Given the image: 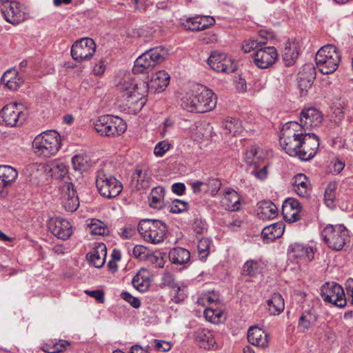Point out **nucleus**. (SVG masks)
Instances as JSON below:
<instances>
[{"instance_id":"obj_1","label":"nucleus","mask_w":353,"mask_h":353,"mask_svg":"<svg viewBox=\"0 0 353 353\" xmlns=\"http://www.w3.org/2000/svg\"><path fill=\"white\" fill-rule=\"evenodd\" d=\"M216 97L212 90L203 85L188 92L181 99V107L188 112L204 113L213 110Z\"/></svg>"},{"instance_id":"obj_2","label":"nucleus","mask_w":353,"mask_h":353,"mask_svg":"<svg viewBox=\"0 0 353 353\" xmlns=\"http://www.w3.org/2000/svg\"><path fill=\"white\" fill-rule=\"evenodd\" d=\"M34 152L38 156L50 157L61 148V136L55 130H48L37 135L32 142Z\"/></svg>"},{"instance_id":"obj_3","label":"nucleus","mask_w":353,"mask_h":353,"mask_svg":"<svg viewBox=\"0 0 353 353\" xmlns=\"http://www.w3.org/2000/svg\"><path fill=\"white\" fill-rule=\"evenodd\" d=\"M168 54V50L163 46L151 48L136 59L132 70L137 74L147 73L162 63Z\"/></svg>"},{"instance_id":"obj_4","label":"nucleus","mask_w":353,"mask_h":353,"mask_svg":"<svg viewBox=\"0 0 353 353\" xmlns=\"http://www.w3.org/2000/svg\"><path fill=\"white\" fill-rule=\"evenodd\" d=\"M315 61L319 71L323 74L336 70L341 61V53L333 45L321 47L316 54Z\"/></svg>"},{"instance_id":"obj_5","label":"nucleus","mask_w":353,"mask_h":353,"mask_svg":"<svg viewBox=\"0 0 353 353\" xmlns=\"http://www.w3.org/2000/svg\"><path fill=\"white\" fill-rule=\"evenodd\" d=\"M138 231L145 241L159 244L164 241L168 228L161 220L145 219L140 221Z\"/></svg>"},{"instance_id":"obj_6","label":"nucleus","mask_w":353,"mask_h":353,"mask_svg":"<svg viewBox=\"0 0 353 353\" xmlns=\"http://www.w3.org/2000/svg\"><path fill=\"white\" fill-rule=\"evenodd\" d=\"M299 123L296 121L286 123L281 130L280 145L291 157L297 156L300 149L303 132L298 133Z\"/></svg>"},{"instance_id":"obj_7","label":"nucleus","mask_w":353,"mask_h":353,"mask_svg":"<svg viewBox=\"0 0 353 353\" xmlns=\"http://www.w3.org/2000/svg\"><path fill=\"white\" fill-rule=\"evenodd\" d=\"M95 130L103 137H117L125 132V122L119 117L104 114L98 117L93 123Z\"/></svg>"},{"instance_id":"obj_8","label":"nucleus","mask_w":353,"mask_h":353,"mask_svg":"<svg viewBox=\"0 0 353 353\" xmlns=\"http://www.w3.org/2000/svg\"><path fill=\"white\" fill-rule=\"evenodd\" d=\"M325 243L330 248L341 250L348 238V232L343 225H327L321 232Z\"/></svg>"},{"instance_id":"obj_9","label":"nucleus","mask_w":353,"mask_h":353,"mask_svg":"<svg viewBox=\"0 0 353 353\" xmlns=\"http://www.w3.org/2000/svg\"><path fill=\"white\" fill-rule=\"evenodd\" d=\"M96 185L99 194L105 198H114L123 190L122 183L114 176L107 174L103 170L97 172Z\"/></svg>"},{"instance_id":"obj_10","label":"nucleus","mask_w":353,"mask_h":353,"mask_svg":"<svg viewBox=\"0 0 353 353\" xmlns=\"http://www.w3.org/2000/svg\"><path fill=\"white\" fill-rule=\"evenodd\" d=\"M114 82L117 89L127 99L134 98L138 100L148 88V84L145 82H140L139 84L135 83L130 74H124L122 78L117 77Z\"/></svg>"},{"instance_id":"obj_11","label":"nucleus","mask_w":353,"mask_h":353,"mask_svg":"<svg viewBox=\"0 0 353 353\" xmlns=\"http://www.w3.org/2000/svg\"><path fill=\"white\" fill-rule=\"evenodd\" d=\"M0 117L6 125H20L26 119V112L21 103H10L6 105L0 112Z\"/></svg>"},{"instance_id":"obj_12","label":"nucleus","mask_w":353,"mask_h":353,"mask_svg":"<svg viewBox=\"0 0 353 353\" xmlns=\"http://www.w3.org/2000/svg\"><path fill=\"white\" fill-rule=\"evenodd\" d=\"M321 296L325 302L341 308L344 307L347 303L343 288L334 282L326 283L322 286Z\"/></svg>"},{"instance_id":"obj_13","label":"nucleus","mask_w":353,"mask_h":353,"mask_svg":"<svg viewBox=\"0 0 353 353\" xmlns=\"http://www.w3.org/2000/svg\"><path fill=\"white\" fill-rule=\"evenodd\" d=\"M96 51V44L90 38H83L76 41L71 48L72 59L81 62L90 60Z\"/></svg>"},{"instance_id":"obj_14","label":"nucleus","mask_w":353,"mask_h":353,"mask_svg":"<svg viewBox=\"0 0 353 353\" xmlns=\"http://www.w3.org/2000/svg\"><path fill=\"white\" fill-rule=\"evenodd\" d=\"M319 139L314 133H303L300 145V149L296 157L301 161H308L312 159L318 152Z\"/></svg>"},{"instance_id":"obj_15","label":"nucleus","mask_w":353,"mask_h":353,"mask_svg":"<svg viewBox=\"0 0 353 353\" xmlns=\"http://www.w3.org/2000/svg\"><path fill=\"white\" fill-rule=\"evenodd\" d=\"M210 68L219 72L232 73L236 70V64L223 53L214 52L208 59Z\"/></svg>"},{"instance_id":"obj_16","label":"nucleus","mask_w":353,"mask_h":353,"mask_svg":"<svg viewBox=\"0 0 353 353\" xmlns=\"http://www.w3.org/2000/svg\"><path fill=\"white\" fill-rule=\"evenodd\" d=\"M61 200L64 208L69 212L75 211L79 201L73 184L70 181H65L60 186Z\"/></svg>"},{"instance_id":"obj_17","label":"nucleus","mask_w":353,"mask_h":353,"mask_svg":"<svg viewBox=\"0 0 353 353\" xmlns=\"http://www.w3.org/2000/svg\"><path fill=\"white\" fill-rule=\"evenodd\" d=\"M1 10L5 19L14 25L19 24L26 19L25 12L21 10L19 3L14 1L3 3Z\"/></svg>"},{"instance_id":"obj_18","label":"nucleus","mask_w":353,"mask_h":353,"mask_svg":"<svg viewBox=\"0 0 353 353\" xmlns=\"http://www.w3.org/2000/svg\"><path fill=\"white\" fill-rule=\"evenodd\" d=\"M278 53L274 47L268 46L257 49L254 54L253 61L259 68L265 69L272 66L277 60Z\"/></svg>"},{"instance_id":"obj_19","label":"nucleus","mask_w":353,"mask_h":353,"mask_svg":"<svg viewBox=\"0 0 353 353\" xmlns=\"http://www.w3.org/2000/svg\"><path fill=\"white\" fill-rule=\"evenodd\" d=\"M48 228L55 236L61 240L68 239L72 234L70 223L63 219H50L48 222Z\"/></svg>"},{"instance_id":"obj_20","label":"nucleus","mask_w":353,"mask_h":353,"mask_svg":"<svg viewBox=\"0 0 353 353\" xmlns=\"http://www.w3.org/2000/svg\"><path fill=\"white\" fill-rule=\"evenodd\" d=\"M323 121V116L319 110L314 108L304 109L300 114V124L299 128L301 127L305 130L310 127L317 126Z\"/></svg>"},{"instance_id":"obj_21","label":"nucleus","mask_w":353,"mask_h":353,"mask_svg":"<svg viewBox=\"0 0 353 353\" xmlns=\"http://www.w3.org/2000/svg\"><path fill=\"white\" fill-rule=\"evenodd\" d=\"M290 257L298 261H312L314 259V252L312 247L299 243L291 244L288 250Z\"/></svg>"},{"instance_id":"obj_22","label":"nucleus","mask_w":353,"mask_h":353,"mask_svg":"<svg viewBox=\"0 0 353 353\" xmlns=\"http://www.w3.org/2000/svg\"><path fill=\"white\" fill-rule=\"evenodd\" d=\"M18 172L9 165H0V197L7 194V187L15 181Z\"/></svg>"},{"instance_id":"obj_23","label":"nucleus","mask_w":353,"mask_h":353,"mask_svg":"<svg viewBox=\"0 0 353 353\" xmlns=\"http://www.w3.org/2000/svg\"><path fill=\"white\" fill-rule=\"evenodd\" d=\"M248 340L253 345L265 349L269 345V336L262 329L252 326L248 331Z\"/></svg>"},{"instance_id":"obj_24","label":"nucleus","mask_w":353,"mask_h":353,"mask_svg":"<svg viewBox=\"0 0 353 353\" xmlns=\"http://www.w3.org/2000/svg\"><path fill=\"white\" fill-rule=\"evenodd\" d=\"M214 17L210 16L195 17L186 20L185 27L192 31H201L213 26Z\"/></svg>"},{"instance_id":"obj_25","label":"nucleus","mask_w":353,"mask_h":353,"mask_svg":"<svg viewBox=\"0 0 353 353\" xmlns=\"http://www.w3.org/2000/svg\"><path fill=\"white\" fill-rule=\"evenodd\" d=\"M283 213L284 216L290 221L296 222L301 219L299 202L293 198L288 199L283 205Z\"/></svg>"},{"instance_id":"obj_26","label":"nucleus","mask_w":353,"mask_h":353,"mask_svg":"<svg viewBox=\"0 0 353 353\" xmlns=\"http://www.w3.org/2000/svg\"><path fill=\"white\" fill-rule=\"evenodd\" d=\"M194 336L201 347L213 350L216 347L214 334L208 329L197 330L194 332Z\"/></svg>"},{"instance_id":"obj_27","label":"nucleus","mask_w":353,"mask_h":353,"mask_svg":"<svg viewBox=\"0 0 353 353\" xmlns=\"http://www.w3.org/2000/svg\"><path fill=\"white\" fill-rule=\"evenodd\" d=\"M132 181H137L138 190L148 188L152 181L151 170L146 168H137L132 175Z\"/></svg>"},{"instance_id":"obj_28","label":"nucleus","mask_w":353,"mask_h":353,"mask_svg":"<svg viewBox=\"0 0 353 353\" xmlns=\"http://www.w3.org/2000/svg\"><path fill=\"white\" fill-rule=\"evenodd\" d=\"M293 190L296 194L303 198L308 197L310 194V182L307 176L300 173L293 179Z\"/></svg>"},{"instance_id":"obj_29","label":"nucleus","mask_w":353,"mask_h":353,"mask_svg":"<svg viewBox=\"0 0 353 353\" xmlns=\"http://www.w3.org/2000/svg\"><path fill=\"white\" fill-rule=\"evenodd\" d=\"M87 259L95 268L103 266L106 256V246L103 243L99 244L90 252L87 254Z\"/></svg>"},{"instance_id":"obj_30","label":"nucleus","mask_w":353,"mask_h":353,"mask_svg":"<svg viewBox=\"0 0 353 353\" xmlns=\"http://www.w3.org/2000/svg\"><path fill=\"white\" fill-rule=\"evenodd\" d=\"M299 56L298 43L294 41H288L285 45L283 53V60L287 66L293 65Z\"/></svg>"},{"instance_id":"obj_31","label":"nucleus","mask_w":353,"mask_h":353,"mask_svg":"<svg viewBox=\"0 0 353 353\" xmlns=\"http://www.w3.org/2000/svg\"><path fill=\"white\" fill-rule=\"evenodd\" d=\"M318 319L316 311L312 308L303 312L299 317L298 327L303 332H305L312 327Z\"/></svg>"},{"instance_id":"obj_32","label":"nucleus","mask_w":353,"mask_h":353,"mask_svg":"<svg viewBox=\"0 0 353 353\" xmlns=\"http://www.w3.org/2000/svg\"><path fill=\"white\" fill-rule=\"evenodd\" d=\"M1 81L9 90H17L23 83V80L19 77L16 70H7L2 76Z\"/></svg>"},{"instance_id":"obj_33","label":"nucleus","mask_w":353,"mask_h":353,"mask_svg":"<svg viewBox=\"0 0 353 353\" xmlns=\"http://www.w3.org/2000/svg\"><path fill=\"white\" fill-rule=\"evenodd\" d=\"M284 230L285 223L279 221L265 227L262 230L261 235L263 239L273 241L274 239L282 236Z\"/></svg>"},{"instance_id":"obj_34","label":"nucleus","mask_w":353,"mask_h":353,"mask_svg":"<svg viewBox=\"0 0 353 353\" xmlns=\"http://www.w3.org/2000/svg\"><path fill=\"white\" fill-rule=\"evenodd\" d=\"M170 77L168 72L164 70H160L151 78L150 85L154 88L156 92H161L168 85Z\"/></svg>"},{"instance_id":"obj_35","label":"nucleus","mask_w":353,"mask_h":353,"mask_svg":"<svg viewBox=\"0 0 353 353\" xmlns=\"http://www.w3.org/2000/svg\"><path fill=\"white\" fill-rule=\"evenodd\" d=\"M240 196L235 190H228L225 191L222 203L225 206L226 210L230 211H236L240 208Z\"/></svg>"},{"instance_id":"obj_36","label":"nucleus","mask_w":353,"mask_h":353,"mask_svg":"<svg viewBox=\"0 0 353 353\" xmlns=\"http://www.w3.org/2000/svg\"><path fill=\"white\" fill-rule=\"evenodd\" d=\"M278 208L270 201H263L259 203L258 215L261 219H274L277 216Z\"/></svg>"},{"instance_id":"obj_37","label":"nucleus","mask_w":353,"mask_h":353,"mask_svg":"<svg viewBox=\"0 0 353 353\" xmlns=\"http://www.w3.org/2000/svg\"><path fill=\"white\" fill-rule=\"evenodd\" d=\"M169 259L174 264L183 265L190 261V253L183 248H174L170 251Z\"/></svg>"},{"instance_id":"obj_38","label":"nucleus","mask_w":353,"mask_h":353,"mask_svg":"<svg viewBox=\"0 0 353 353\" xmlns=\"http://www.w3.org/2000/svg\"><path fill=\"white\" fill-rule=\"evenodd\" d=\"M267 305L270 314H279L284 310V299L279 293H274L271 298L267 300Z\"/></svg>"},{"instance_id":"obj_39","label":"nucleus","mask_w":353,"mask_h":353,"mask_svg":"<svg viewBox=\"0 0 353 353\" xmlns=\"http://www.w3.org/2000/svg\"><path fill=\"white\" fill-rule=\"evenodd\" d=\"M164 195L165 190L163 187L154 188L148 197L150 206L154 208H161L163 205Z\"/></svg>"},{"instance_id":"obj_40","label":"nucleus","mask_w":353,"mask_h":353,"mask_svg":"<svg viewBox=\"0 0 353 353\" xmlns=\"http://www.w3.org/2000/svg\"><path fill=\"white\" fill-rule=\"evenodd\" d=\"M72 164L75 170L83 172L92 165V161L85 154H78L72 159Z\"/></svg>"},{"instance_id":"obj_41","label":"nucleus","mask_w":353,"mask_h":353,"mask_svg":"<svg viewBox=\"0 0 353 353\" xmlns=\"http://www.w3.org/2000/svg\"><path fill=\"white\" fill-rule=\"evenodd\" d=\"M261 264L254 260L246 261L242 269V274L250 276H254L261 272Z\"/></svg>"},{"instance_id":"obj_42","label":"nucleus","mask_w":353,"mask_h":353,"mask_svg":"<svg viewBox=\"0 0 353 353\" xmlns=\"http://www.w3.org/2000/svg\"><path fill=\"white\" fill-rule=\"evenodd\" d=\"M49 171L52 176L57 179L64 178L68 174L66 165L60 161H54L49 165Z\"/></svg>"},{"instance_id":"obj_43","label":"nucleus","mask_w":353,"mask_h":353,"mask_svg":"<svg viewBox=\"0 0 353 353\" xmlns=\"http://www.w3.org/2000/svg\"><path fill=\"white\" fill-rule=\"evenodd\" d=\"M223 127L226 133L232 134L234 136L239 134L242 130L241 122L239 119L232 117L225 121Z\"/></svg>"},{"instance_id":"obj_44","label":"nucleus","mask_w":353,"mask_h":353,"mask_svg":"<svg viewBox=\"0 0 353 353\" xmlns=\"http://www.w3.org/2000/svg\"><path fill=\"white\" fill-rule=\"evenodd\" d=\"M89 226L90 233L93 235L107 236L109 234L107 225L98 219H92Z\"/></svg>"},{"instance_id":"obj_45","label":"nucleus","mask_w":353,"mask_h":353,"mask_svg":"<svg viewBox=\"0 0 353 353\" xmlns=\"http://www.w3.org/2000/svg\"><path fill=\"white\" fill-rule=\"evenodd\" d=\"M314 80V74L313 72H310L309 74L305 72H301L298 79V85L300 90L302 92L307 91L308 88H311Z\"/></svg>"},{"instance_id":"obj_46","label":"nucleus","mask_w":353,"mask_h":353,"mask_svg":"<svg viewBox=\"0 0 353 353\" xmlns=\"http://www.w3.org/2000/svg\"><path fill=\"white\" fill-rule=\"evenodd\" d=\"M132 283L134 288L141 292H145L150 285V282L148 278L143 276L141 272L137 273L133 277Z\"/></svg>"},{"instance_id":"obj_47","label":"nucleus","mask_w":353,"mask_h":353,"mask_svg":"<svg viewBox=\"0 0 353 353\" xmlns=\"http://www.w3.org/2000/svg\"><path fill=\"white\" fill-rule=\"evenodd\" d=\"M205 319L212 323L217 324L222 321L223 312L221 310L208 307L204 310Z\"/></svg>"},{"instance_id":"obj_48","label":"nucleus","mask_w":353,"mask_h":353,"mask_svg":"<svg viewBox=\"0 0 353 353\" xmlns=\"http://www.w3.org/2000/svg\"><path fill=\"white\" fill-rule=\"evenodd\" d=\"M259 148L251 146L245 152L244 160L247 164L256 165L261 161V156H258Z\"/></svg>"},{"instance_id":"obj_49","label":"nucleus","mask_w":353,"mask_h":353,"mask_svg":"<svg viewBox=\"0 0 353 353\" xmlns=\"http://www.w3.org/2000/svg\"><path fill=\"white\" fill-rule=\"evenodd\" d=\"M336 184L334 183H330L327 185L324 194V200L327 206L332 208L334 205V201L336 195Z\"/></svg>"},{"instance_id":"obj_50","label":"nucleus","mask_w":353,"mask_h":353,"mask_svg":"<svg viewBox=\"0 0 353 353\" xmlns=\"http://www.w3.org/2000/svg\"><path fill=\"white\" fill-rule=\"evenodd\" d=\"M210 241L207 238H203L198 242L197 248L199 258L203 260L207 258L210 252Z\"/></svg>"},{"instance_id":"obj_51","label":"nucleus","mask_w":353,"mask_h":353,"mask_svg":"<svg viewBox=\"0 0 353 353\" xmlns=\"http://www.w3.org/2000/svg\"><path fill=\"white\" fill-rule=\"evenodd\" d=\"M205 192H209L212 195H215L221 188V183L218 179H209L206 181H204Z\"/></svg>"},{"instance_id":"obj_52","label":"nucleus","mask_w":353,"mask_h":353,"mask_svg":"<svg viewBox=\"0 0 353 353\" xmlns=\"http://www.w3.org/2000/svg\"><path fill=\"white\" fill-rule=\"evenodd\" d=\"M163 284L172 289H176L177 292L181 290V287L176 283L174 275L170 272H165L162 276Z\"/></svg>"},{"instance_id":"obj_53","label":"nucleus","mask_w":353,"mask_h":353,"mask_svg":"<svg viewBox=\"0 0 353 353\" xmlns=\"http://www.w3.org/2000/svg\"><path fill=\"white\" fill-rule=\"evenodd\" d=\"M188 205L187 202L176 199L172 202L170 207V212L174 214L182 212L187 210Z\"/></svg>"},{"instance_id":"obj_54","label":"nucleus","mask_w":353,"mask_h":353,"mask_svg":"<svg viewBox=\"0 0 353 353\" xmlns=\"http://www.w3.org/2000/svg\"><path fill=\"white\" fill-rule=\"evenodd\" d=\"M261 44V42H258L256 40L254 39H248L245 40L242 49L245 53L250 52L252 50H257L259 49Z\"/></svg>"},{"instance_id":"obj_55","label":"nucleus","mask_w":353,"mask_h":353,"mask_svg":"<svg viewBox=\"0 0 353 353\" xmlns=\"http://www.w3.org/2000/svg\"><path fill=\"white\" fill-rule=\"evenodd\" d=\"M170 144L165 141L158 143L154 149V154L157 157H163L165 153L170 149Z\"/></svg>"},{"instance_id":"obj_56","label":"nucleus","mask_w":353,"mask_h":353,"mask_svg":"<svg viewBox=\"0 0 353 353\" xmlns=\"http://www.w3.org/2000/svg\"><path fill=\"white\" fill-rule=\"evenodd\" d=\"M152 345L155 350L160 352H167L172 347V345L169 342L158 339H154L152 341Z\"/></svg>"},{"instance_id":"obj_57","label":"nucleus","mask_w":353,"mask_h":353,"mask_svg":"<svg viewBox=\"0 0 353 353\" xmlns=\"http://www.w3.org/2000/svg\"><path fill=\"white\" fill-rule=\"evenodd\" d=\"M121 297L127 302H128L133 307L139 308L141 305L140 300L131 295L129 292H124L121 294Z\"/></svg>"},{"instance_id":"obj_58","label":"nucleus","mask_w":353,"mask_h":353,"mask_svg":"<svg viewBox=\"0 0 353 353\" xmlns=\"http://www.w3.org/2000/svg\"><path fill=\"white\" fill-rule=\"evenodd\" d=\"M54 345L56 353H62L70 346V343L66 340L60 339L58 341H54Z\"/></svg>"},{"instance_id":"obj_59","label":"nucleus","mask_w":353,"mask_h":353,"mask_svg":"<svg viewBox=\"0 0 353 353\" xmlns=\"http://www.w3.org/2000/svg\"><path fill=\"white\" fill-rule=\"evenodd\" d=\"M132 254L136 258L144 259L147 256V249L143 245H137L133 248Z\"/></svg>"},{"instance_id":"obj_60","label":"nucleus","mask_w":353,"mask_h":353,"mask_svg":"<svg viewBox=\"0 0 353 353\" xmlns=\"http://www.w3.org/2000/svg\"><path fill=\"white\" fill-rule=\"evenodd\" d=\"M85 292L90 295L91 297L94 298L97 301H98L99 303H103L104 300V293L102 290H85Z\"/></svg>"},{"instance_id":"obj_61","label":"nucleus","mask_w":353,"mask_h":353,"mask_svg":"<svg viewBox=\"0 0 353 353\" xmlns=\"http://www.w3.org/2000/svg\"><path fill=\"white\" fill-rule=\"evenodd\" d=\"M135 234H136V228L134 227L129 225L128 227H125L123 230L121 236L124 239H130V238L132 237L133 236H134Z\"/></svg>"},{"instance_id":"obj_62","label":"nucleus","mask_w":353,"mask_h":353,"mask_svg":"<svg viewBox=\"0 0 353 353\" xmlns=\"http://www.w3.org/2000/svg\"><path fill=\"white\" fill-rule=\"evenodd\" d=\"M252 174L258 179L263 180L265 179L267 176V166H263L259 170H258L257 169H254L252 171Z\"/></svg>"},{"instance_id":"obj_63","label":"nucleus","mask_w":353,"mask_h":353,"mask_svg":"<svg viewBox=\"0 0 353 353\" xmlns=\"http://www.w3.org/2000/svg\"><path fill=\"white\" fill-rule=\"evenodd\" d=\"M172 190L178 195H182L185 190V186L183 183H175L172 186Z\"/></svg>"},{"instance_id":"obj_64","label":"nucleus","mask_w":353,"mask_h":353,"mask_svg":"<svg viewBox=\"0 0 353 353\" xmlns=\"http://www.w3.org/2000/svg\"><path fill=\"white\" fill-rule=\"evenodd\" d=\"M54 344V341H48V343L43 344L41 346V350L46 353H56V350H55Z\"/></svg>"}]
</instances>
